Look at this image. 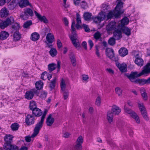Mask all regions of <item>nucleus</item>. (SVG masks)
Masks as SVG:
<instances>
[{"label": "nucleus", "instance_id": "f257e3e1", "mask_svg": "<svg viewBox=\"0 0 150 150\" xmlns=\"http://www.w3.org/2000/svg\"><path fill=\"white\" fill-rule=\"evenodd\" d=\"M117 4L115 8V10L113 11H109L106 13L105 11L108 9L109 6L106 4H102L101 10L102 11L100 12L98 16L93 18L94 22L97 24H99L101 21H103L105 18L108 20L114 17L115 18H119L120 15L122 14L124 12V10L122 9L123 7V0H117Z\"/></svg>", "mask_w": 150, "mask_h": 150}, {"label": "nucleus", "instance_id": "f03ea898", "mask_svg": "<svg viewBox=\"0 0 150 150\" xmlns=\"http://www.w3.org/2000/svg\"><path fill=\"white\" fill-rule=\"evenodd\" d=\"M150 63H148L146 66L144 67L142 71L139 73L137 71L132 72L128 77L130 80L133 82H136V78L142 75H145L150 72Z\"/></svg>", "mask_w": 150, "mask_h": 150}, {"label": "nucleus", "instance_id": "7ed1b4c3", "mask_svg": "<svg viewBox=\"0 0 150 150\" xmlns=\"http://www.w3.org/2000/svg\"><path fill=\"white\" fill-rule=\"evenodd\" d=\"M13 136L10 134H6L4 137L5 143L4 148L6 150H18V147L15 145L11 144L13 142Z\"/></svg>", "mask_w": 150, "mask_h": 150}, {"label": "nucleus", "instance_id": "20e7f679", "mask_svg": "<svg viewBox=\"0 0 150 150\" xmlns=\"http://www.w3.org/2000/svg\"><path fill=\"white\" fill-rule=\"evenodd\" d=\"M75 22L73 21L72 22L71 30H72V35H69V37L72 41V43L74 46L78 50L80 49V43L78 39V37L76 34L74 27L75 25Z\"/></svg>", "mask_w": 150, "mask_h": 150}, {"label": "nucleus", "instance_id": "39448f33", "mask_svg": "<svg viewBox=\"0 0 150 150\" xmlns=\"http://www.w3.org/2000/svg\"><path fill=\"white\" fill-rule=\"evenodd\" d=\"M47 112V110L45 109L41 117L40 120L37 122L35 125V127L34 129V133L32 137H35L38 134L40 130L42 128L44 119Z\"/></svg>", "mask_w": 150, "mask_h": 150}, {"label": "nucleus", "instance_id": "423d86ee", "mask_svg": "<svg viewBox=\"0 0 150 150\" xmlns=\"http://www.w3.org/2000/svg\"><path fill=\"white\" fill-rule=\"evenodd\" d=\"M124 113L127 115H129L134 119L137 123H139L140 120L139 117L134 111L130 109H128L126 105H125L124 107Z\"/></svg>", "mask_w": 150, "mask_h": 150}, {"label": "nucleus", "instance_id": "0eeeda50", "mask_svg": "<svg viewBox=\"0 0 150 150\" xmlns=\"http://www.w3.org/2000/svg\"><path fill=\"white\" fill-rule=\"evenodd\" d=\"M33 16V12L32 10L29 8H26L24 9V11L20 15V17L23 20H26L29 16Z\"/></svg>", "mask_w": 150, "mask_h": 150}, {"label": "nucleus", "instance_id": "6e6552de", "mask_svg": "<svg viewBox=\"0 0 150 150\" xmlns=\"http://www.w3.org/2000/svg\"><path fill=\"white\" fill-rule=\"evenodd\" d=\"M118 23L111 21L106 26V30L109 33H112L117 28H119L118 27Z\"/></svg>", "mask_w": 150, "mask_h": 150}, {"label": "nucleus", "instance_id": "1a4fd4ad", "mask_svg": "<svg viewBox=\"0 0 150 150\" xmlns=\"http://www.w3.org/2000/svg\"><path fill=\"white\" fill-rule=\"evenodd\" d=\"M14 22V19L12 17L7 18L5 21L0 22V28L4 29Z\"/></svg>", "mask_w": 150, "mask_h": 150}, {"label": "nucleus", "instance_id": "9d476101", "mask_svg": "<svg viewBox=\"0 0 150 150\" xmlns=\"http://www.w3.org/2000/svg\"><path fill=\"white\" fill-rule=\"evenodd\" d=\"M138 107L143 117L146 120H148V117L147 115L146 108L143 104L138 103Z\"/></svg>", "mask_w": 150, "mask_h": 150}, {"label": "nucleus", "instance_id": "9b49d317", "mask_svg": "<svg viewBox=\"0 0 150 150\" xmlns=\"http://www.w3.org/2000/svg\"><path fill=\"white\" fill-rule=\"evenodd\" d=\"M46 41L45 42L47 46L46 47H48L49 48H51L52 47L51 44L54 40V38L53 35L51 33H48L46 37Z\"/></svg>", "mask_w": 150, "mask_h": 150}, {"label": "nucleus", "instance_id": "f8f14e48", "mask_svg": "<svg viewBox=\"0 0 150 150\" xmlns=\"http://www.w3.org/2000/svg\"><path fill=\"white\" fill-rule=\"evenodd\" d=\"M36 92V90L35 89H33L27 91L25 95V98L30 100L32 99L33 97L34 93Z\"/></svg>", "mask_w": 150, "mask_h": 150}, {"label": "nucleus", "instance_id": "ddd939ff", "mask_svg": "<svg viewBox=\"0 0 150 150\" xmlns=\"http://www.w3.org/2000/svg\"><path fill=\"white\" fill-rule=\"evenodd\" d=\"M35 117L32 115L28 114L26 116L25 119V122L28 125H30L34 123Z\"/></svg>", "mask_w": 150, "mask_h": 150}, {"label": "nucleus", "instance_id": "4468645a", "mask_svg": "<svg viewBox=\"0 0 150 150\" xmlns=\"http://www.w3.org/2000/svg\"><path fill=\"white\" fill-rule=\"evenodd\" d=\"M116 67L122 72H126L127 70V65L124 63L120 64L119 62H117L116 63Z\"/></svg>", "mask_w": 150, "mask_h": 150}, {"label": "nucleus", "instance_id": "2eb2a0df", "mask_svg": "<svg viewBox=\"0 0 150 150\" xmlns=\"http://www.w3.org/2000/svg\"><path fill=\"white\" fill-rule=\"evenodd\" d=\"M140 53H138L136 54L135 56L136 59L134 62L136 64L139 66H142L143 64L144 61L139 56L140 55Z\"/></svg>", "mask_w": 150, "mask_h": 150}, {"label": "nucleus", "instance_id": "dca6fc26", "mask_svg": "<svg viewBox=\"0 0 150 150\" xmlns=\"http://www.w3.org/2000/svg\"><path fill=\"white\" fill-rule=\"evenodd\" d=\"M122 28H117L113 32V36L117 40L120 39L122 38Z\"/></svg>", "mask_w": 150, "mask_h": 150}, {"label": "nucleus", "instance_id": "f3484780", "mask_svg": "<svg viewBox=\"0 0 150 150\" xmlns=\"http://www.w3.org/2000/svg\"><path fill=\"white\" fill-rule=\"evenodd\" d=\"M105 54L107 57L112 59L114 57V50L112 49L108 48L105 50Z\"/></svg>", "mask_w": 150, "mask_h": 150}, {"label": "nucleus", "instance_id": "a211bd4d", "mask_svg": "<svg viewBox=\"0 0 150 150\" xmlns=\"http://www.w3.org/2000/svg\"><path fill=\"white\" fill-rule=\"evenodd\" d=\"M129 22V19L127 17H125L120 21L121 24L119 23V26L118 27L119 28H122L124 26L128 24Z\"/></svg>", "mask_w": 150, "mask_h": 150}, {"label": "nucleus", "instance_id": "6ab92c4d", "mask_svg": "<svg viewBox=\"0 0 150 150\" xmlns=\"http://www.w3.org/2000/svg\"><path fill=\"white\" fill-rule=\"evenodd\" d=\"M54 121V118L52 117L51 114H50L47 117L46 120L47 125L48 126H51L53 123Z\"/></svg>", "mask_w": 150, "mask_h": 150}, {"label": "nucleus", "instance_id": "aec40b11", "mask_svg": "<svg viewBox=\"0 0 150 150\" xmlns=\"http://www.w3.org/2000/svg\"><path fill=\"white\" fill-rule=\"evenodd\" d=\"M9 14V11L5 7L2 8L0 11V15L2 18L6 17L8 16Z\"/></svg>", "mask_w": 150, "mask_h": 150}, {"label": "nucleus", "instance_id": "412c9836", "mask_svg": "<svg viewBox=\"0 0 150 150\" xmlns=\"http://www.w3.org/2000/svg\"><path fill=\"white\" fill-rule=\"evenodd\" d=\"M112 112L113 114L117 115L121 112V109L117 106L114 105H113L112 107Z\"/></svg>", "mask_w": 150, "mask_h": 150}, {"label": "nucleus", "instance_id": "4be33fe9", "mask_svg": "<svg viewBox=\"0 0 150 150\" xmlns=\"http://www.w3.org/2000/svg\"><path fill=\"white\" fill-rule=\"evenodd\" d=\"M34 13L35 16L40 21H43L45 23H47L48 22V20L46 19L45 16H42L40 14L38 13L36 11H34Z\"/></svg>", "mask_w": 150, "mask_h": 150}, {"label": "nucleus", "instance_id": "5701e85b", "mask_svg": "<svg viewBox=\"0 0 150 150\" xmlns=\"http://www.w3.org/2000/svg\"><path fill=\"white\" fill-rule=\"evenodd\" d=\"M18 4L21 8H23L28 5L30 6V7L31 6V5L29 3L28 0H21L19 1Z\"/></svg>", "mask_w": 150, "mask_h": 150}, {"label": "nucleus", "instance_id": "b1692460", "mask_svg": "<svg viewBox=\"0 0 150 150\" xmlns=\"http://www.w3.org/2000/svg\"><path fill=\"white\" fill-rule=\"evenodd\" d=\"M19 2L18 0H13L8 5V7L10 10H13Z\"/></svg>", "mask_w": 150, "mask_h": 150}, {"label": "nucleus", "instance_id": "393cba45", "mask_svg": "<svg viewBox=\"0 0 150 150\" xmlns=\"http://www.w3.org/2000/svg\"><path fill=\"white\" fill-rule=\"evenodd\" d=\"M120 55L122 57H124L128 54L127 50L124 47L121 48L119 51Z\"/></svg>", "mask_w": 150, "mask_h": 150}, {"label": "nucleus", "instance_id": "a878e982", "mask_svg": "<svg viewBox=\"0 0 150 150\" xmlns=\"http://www.w3.org/2000/svg\"><path fill=\"white\" fill-rule=\"evenodd\" d=\"M9 34L7 32L4 31L0 33V40H3L7 39L9 36Z\"/></svg>", "mask_w": 150, "mask_h": 150}, {"label": "nucleus", "instance_id": "bb28decb", "mask_svg": "<svg viewBox=\"0 0 150 150\" xmlns=\"http://www.w3.org/2000/svg\"><path fill=\"white\" fill-rule=\"evenodd\" d=\"M32 111L33 114L36 117H39L40 116L42 113V111L37 108L33 110Z\"/></svg>", "mask_w": 150, "mask_h": 150}, {"label": "nucleus", "instance_id": "cd10ccee", "mask_svg": "<svg viewBox=\"0 0 150 150\" xmlns=\"http://www.w3.org/2000/svg\"><path fill=\"white\" fill-rule=\"evenodd\" d=\"M40 37V35L38 33L34 32L31 34L30 39L33 41H36L39 39Z\"/></svg>", "mask_w": 150, "mask_h": 150}, {"label": "nucleus", "instance_id": "c85d7f7f", "mask_svg": "<svg viewBox=\"0 0 150 150\" xmlns=\"http://www.w3.org/2000/svg\"><path fill=\"white\" fill-rule=\"evenodd\" d=\"M76 22L77 24L76 27L77 29H79L82 28L81 25H80L81 23V21L80 16L78 13H76Z\"/></svg>", "mask_w": 150, "mask_h": 150}, {"label": "nucleus", "instance_id": "c756f323", "mask_svg": "<svg viewBox=\"0 0 150 150\" xmlns=\"http://www.w3.org/2000/svg\"><path fill=\"white\" fill-rule=\"evenodd\" d=\"M35 87L38 90H40L43 87V83L41 80L37 81L35 83Z\"/></svg>", "mask_w": 150, "mask_h": 150}, {"label": "nucleus", "instance_id": "7c9ffc66", "mask_svg": "<svg viewBox=\"0 0 150 150\" xmlns=\"http://www.w3.org/2000/svg\"><path fill=\"white\" fill-rule=\"evenodd\" d=\"M131 30L127 27H123L121 29V31L126 35L129 36L131 34Z\"/></svg>", "mask_w": 150, "mask_h": 150}, {"label": "nucleus", "instance_id": "2f4dec72", "mask_svg": "<svg viewBox=\"0 0 150 150\" xmlns=\"http://www.w3.org/2000/svg\"><path fill=\"white\" fill-rule=\"evenodd\" d=\"M113 114L111 111H108L107 114V119L108 122L112 123L113 121Z\"/></svg>", "mask_w": 150, "mask_h": 150}, {"label": "nucleus", "instance_id": "473e14b6", "mask_svg": "<svg viewBox=\"0 0 150 150\" xmlns=\"http://www.w3.org/2000/svg\"><path fill=\"white\" fill-rule=\"evenodd\" d=\"M68 83V81L65 79H62L60 83V86L62 91H64L65 90L66 84Z\"/></svg>", "mask_w": 150, "mask_h": 150}, {"label": "nucleus", "instance_id": "72a5a7b5", "mask_svg": "<svg viewBox=\"0 0 150 150\" xmlns=\"http://www.w3.org/2000/svg\"><path fill=\"white\" fill-rule=\"evenodd\" d=\"M140 91L142 96L144 100H146L147 99V96L145 88H141L140 89Z\"/></svg>", "mask_w": 150, "mask_h": 150}, {"label": "nucleus", "instance_id": "f704fd0d", "mask_svg": "<svg viewBox=\"0 0 150 150\" xmlns=\"http://www.w3.org/2000/svg\"><path fill=\"white\" fill-rule=\"evenodd\" d=\"M115 90L116 94L120 97H121L122 93V89L119 87H117L115 88Z\"/></svg>", "mask_w": 150, "mask_h": 150}, {"label": "nucleus", "instance_id": "c9c22d12", "mask_svg": "<svg viewBox=\"0 0 150 150\" xmlns=\"http://www.w3.org/2000/svg\"><path fill=\"white\" fill-rule=\"evenodd\" d=\"M13 35V39L15 41H18L21 38V35L18 31L14 32Z\"/></svg>", "mask_w": 150, "mask_h": 150}, {"label": "nucleus", "instance_id": "e433bc0d", "mask_svg": "<svg viewBox=\"0 0 150 150\" xmlns=\"http://www.w3.org/2000/svg\"><path fill=\"white\" fill-rule=\"evenodd\" d=\"M56 68V64L54 63L50 64L48 65V69L50 72L55 70Z\"/></svg>", "mask_w": 150, "mask_h": 150}, {"label": "nucleus", "instance_id": "4c0bfd02", "mask_svg": "<svg viewBox=\"0 0 150 150\" xmlns=\"http://www.w3.org/2000/svg\"><path fill=\"white\" fill-rule=\"evenodd\" d=\"M36 108H37V105L35 102L33 100L30 101L29 105L30 110L32 111L33 110Z\"/></svg>", "mask_w": 150, "mask_h": 150}, {"label": "nucleus", "instance_id": "58836bf2", "mask_svg": "<svg viewBox=\"0 0 150 150\" xmlns=\"http://www.w3.org/2000/svg\"><path fill=\"white\" fill-rule=\"evenodd\" d=\"M84 19L86 21H89L92 18V14L88 12L85 13L83 14Z\"/></svg>", "mask_w": 150, "mask_h": 150}, {"label": "nucleus", "instance_id": "ea45409f", "mask_svg": "<svg viewBox=\"0 0 150 150\" xmlns=\"http://www.w3.org/2000/svg\"><path fill=\"white\" fill-rule=\"evenodd\" d=\"M20 28V26L19 24L16 23H14L12 27V30L13 32H16V31H18Z\"/></svg>", "mask_w": 150, "mask_h": 150}, {"label": "nucleus", "instance_id": "a19ab883", "mask_svg": "<svg viewBox=\"0 0 150 150\" xmlns=\"http://www.w3.org/2000/svg\"><path fill=\"white\" fill-rule=\"evenodd\" d=\"M70 58L72 65L74 66H75L76 64V61L75 56L73 55H72L70 57Z\"/></svg>", "mask_w": 150, "mask_h": 150}, {"label": "nucleus", "instance_id": "79ce46f5", "mask_svg": "<svg viewBox=\"0 0 150 150\" xmlns=\"http://www.w3.org/2000/svg\"><path fill=\"white\" fill-rule=\"evenodd\" d=\"M49 53L50 55L52 57H54L56 55V50L53 48H52L49 51Z\"/></svg>", "mask_w": 150, "mask_h": 150}, {"label": "nucleus", "instance_id": "37998d69", "mask_svg": "<svg viewBox=\"0 0 150 150\" xmlns=\"http://www.w3.org/2000/svg\"><path fill=\"white\" fill-rule=\"evenodd\" d=\"M11 127L13 131H16L18 129L19 127V125L18 124L15 123L12 124Z\"/></svg>", "mask_w": 150, "mask_h": 150}, {"label": "nucleus", "instance_id": "c03bdc74", "mask_svg": "<svg viewBox=\"0 0 150 150\" xmlns=\"http://www.w3.org/2000/svg\"><path fill=\"white\" fill-rule=\"evenodd\" d=\"M32 24V22L31 21H27L24 23L23 27L25 28H28Z\"/></svg>", "mask_w": 150, "mask_h": 150}, {"label": "nucleus", "instance_id": "a18cd8bd", "mask_svg": "<svg viewBox=\"0 0 150 150\" xmlns=\"http://www.w3.org/2000/svg\"><path fill=\"white\" fill-rule=\"evenodd\" d=\"M47 95V93L45 91H42L39 94L40 98L42 99H45Z\"/></svg>", "mask_w": 150, "mask_h": 150}, {"label": "nucleus", "instance_id": "49530a36", "mask_svg": "<svg viewBox=\"0 0 150 150\" xmlns=\"http://www.w3.org/2000/svg\"><path fill=\"white\" fill-rule=\"evenodd\" d=\"M83 82H87L88 81L89 76L88 75L85 74H83L81 76Z\"/></svg>", "mask_w": 150, "mask_h": 150}, {"label": "nucleus", "instance_id": "de8ad7c7", "mask_svg": "<svg viewBox=\"0 0 150 150\" xmlns=\"http://www.w3.org/2000/svg\"><path fill=\"white\" fill-rule=\"evenodd\" d=\"M56 81V78H54L52 80L50 83V87L51 89H53L55 86V83Z\"/></svg>", "mask_w": 150, "mask_h": 150}, {"label": "nucleus", "instance_id": "09e8293b", "mask_svg": "<svg viewBox=\"0 0 150 150\" xmlns=\"http://www.w3.org/2000/svg\"><path fill=\"white\" fill-rule=\"evenodd\" d=\"M47 76H48V73L47 71H45L42 74L41 79L44 80H45L46 79Z\"/></svg>", "mask_w": 150, "mask_h": 150}, {"label": "nucleus", "instance_id": "8fccbe9b", "mask_svg": "<svg viewBox=\"0 0 150 150\" xmlns=\"http://www.w3.org/2000/svg\"><path fill=\"white\" fill-rule=\"evenodd\" d=\"M101 103V98L100 96H98L96 98L95 102L96 105L98 106L100 105Z\"/></svg>", "mask_w": 150, "mask_h": 150}, {"label": "nucleus", "instance_id": "3c124183", "mask_svg": "<svg viewBox=\"0 0 150 150\" xmlns=\"http://www.w3.org/2000/svg\"><path fill=\"white\" fill-rule=\"evenodd\" d=\"M101 34L99 32H97L94 34L93 37L95 39L98 40L101 38Z\"/></svg>", "mask_w": 150, "mask_h": 150}, {"label": "nucleus", "instance_id": "603ef678", "mask_svg": "<svg viewBox=\"0 0 150 150\" xmlns=\"http://www.w3.org/2000/svg\"><path fill=\"white\" fill-rule=\"evenodd\" d=\"M81 144L76 142L74 148L76 150H81L82 148Z\"/></svg>", "mask_w": 150, "mask_h": 150}, {"label": "nucleus", "instance_id": "864d4df0", "mask_svg": "<svg viewBox=\"0 0 150 150\" xmlns=\"http://www.w3.org/2000/svg\"><path fill=\"white\" fill-rule=\"evenodd\" d=\"M82 28H83L85 32H89V31L90 29L89 28L88 26L85 24H83L81 25Z\"/></svg>", "mask_w": 150, "mask_h": 150}, {"label": "nucleus", "instance_id": "5fc2aeb1", "mask_svg": "<svg viewBox=\"0 0 150 150\" xmlns=\"http://www.w3.org/2000/svg\"><path fill=\"white\" fill-rule=\"evenodd\" d=\"M83 142V139L82 136H80L77 139L76 143L81 144Z\"/></svg>", "mask_w": 150, "mask_h": 150}, {"label": "nucleus", "instance_id": "6e6d98bb", "mask_svg": "<svg viewBox=\"0 0 150 150\" xmlns=\"http://www.w3.org/2000/svg\"><path fill=\"white\" fill-rule=\"evenodd\" d=\"M115 39L113 38H110L108 40V43L110 45H113L115 43Z\"/></svg>", "mask_w": 150, "mask_h": 150}, {"label": "nucleus", "instance_id": "4d7b16f0", "mask_svg": "<svg viewBox=\"0 0 150 150\" xmlns=\"http://www.w3.org/2000/svg\"><path fill=\"white\" fill-rule=\"evenodd\" d=\"M63 93V96L64 100H66L68 98L69 94L68 91H62Z\"/></svg>", "mask_w": 150, "mask_h": 150}, {"label": "nucleus", "instance_id": "13d9d810", "mask_svg": "<svg viewBox=\"0 0 150 150\" xmlns=\"http://www.w3.org/2000/svg\"><path fill=\"white\" fill-rule=\"evenodd\" d=\"M138 81L140 84L143 85L145 84H147L146 79H140L138 80Z\"/></svg>", "mask_w": 150, "mask_h": 150}, {"label": "nucleus", "instance_id": "bf43d9fd", "mask_svg": "<svg viewBox=\"0 0 150 150\" xmlns=\"http://www.w3.org/2000/svg\"><path fill=\"white\" fill-rule=\"evenodd\" d=\"M34 132H33L32 134L31 135V137L28 136H26L25 137V141L27 142H30L31 141V138H33L35 137H32V135L33 134Z\"/></svg>", "mask_w": 150, "mask_h": 150}, {"label": "nucleus", "instance_id": "052dcab7", "mask_svg": "<svg viewBox=\"0 0 150 150\" xmlns=\"http://www.w3.org/2000/svg\"><path fill=\"white\" fill-rule=\"evenodd\" d=\"M63 136L65 138H68L70 135V134L67 132L65 131H63Z\"/></svg>", "mask_w": 150, "mask_h": 150}, {"label": "nucleus", "instance_id": "680f3d73", "mask_svg": "<svg viewBox=\"0 0 150 150\" xmlns=\"http://www.w3.org/2000/svg\"><path fill=\"white\" fill-rule=\"evenodd\" d=\"M63 21L65 26H67L69 23V22L67 19L65 17L63 19Z\"/></svg>", "mask_w": 150, "mask_h": 150}, {"label": "nucleus", "instance_id": "e2e57ef3", "mask_svg": "<svg viewBox=\"0 0 150 150\" xmlns=\"http://www.w3.org/2000/svg\"><path fill=\"white\" fill-rule=\"evenodd\" d=\"M125 105H127V107L128 109H129V108L128 107V105L130 106H132V102L130 101H128L127 102V103H125V105L124 106V107Z\"/></svg>", "mask_w": 150, "mask_h": 150}, {"label": "nucleus", "instance_id": "0e129e2a", "mask_svg": "<svg viewBox=\"0 0 150 150\" xmlns=\"http://www.w3.org/2000/svg\"><path fill=\"white\" fill-rule=\"evenodd\" d=\"M88 43L90 47V49L91 50L93 46V43L92 41L91 40H88Z\"/></svg>", "mask_w": 150, "mask_h": 150}, {"label": "nucleus", "instance_id": "69168bd1", "mask_svg": "<svg viewBox=\"0 0 150 150\" xmlns=\"http://www.w3.org/2000/svg\"><path fill=\"white\" fill-rule=\"evenodd\" d=\"M57 45L59 49L60 48L62 47V44L60 41L59 40L57 41Z\"/></svg>", "mask_w": 150, "mask_h": 150}, {"label": "nucleus", "instance_id": "338daca9", "mask_svg": "<svg viewBox=\"0 0 150 150\" xmlns=\"http://www.w3.org/2000/svg\"><path fill=\"white\" fill-rule=\"evenodd\" d=\"M106 71L110 74H114L113 70L110 68L107 69Z\"/></svg>", "mask_w": 150, "mask_h": 150}, {"label": "nucleus", "instance_id": "774afa93", "mask_svg": "<svg viewBox=\"0 0 150 150\" xmlns=\"http://www.w3.org/2000/svg\"><path fill=\"white\" fill-rule=\"evenodd\" d=\"M82 45L84 47V49L86 50L87 49V43L86 42H83L82 44Z\"/></svg>", "mask_w": 150, "mask_h": 150}]
</instances>
